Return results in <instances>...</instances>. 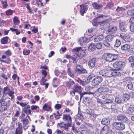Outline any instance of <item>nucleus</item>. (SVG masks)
I'll return each instance as SVG.
<instances>
[{"label":"nucleus","instance_id":"obj_1","mask_svg":"<svg viewBox=\"0 0 134 134\" xmlns=\"http://www.w3.org/2000/svg\"><path fill=\"white\" fill-rule=\"evenodd\" d=\"M10 100V98L8 96H6L5 97H2L0 99L1 108L2 111L7 110V107L10 106L11 103Z\"/></svg>","mask_w":134,"mask_h":134},{"label":"nucleus","instance_id":"obj_2","mask_svg":"<svg viewBox=\"0 0 134 134\" xmlns=\"http://www.w3.org/2000/svg\"><path fill=\"white\" fill-rule=\"evenodd\" d=\"M3 96L2 97H5L8 95L10 98V100H12L14 98V92L8 86L4 87L2 90Z\"/></svg>","mask_w":134,"mask_h":134},{"label":"nucleus","instance_id":"obj_3","mask_svg":"<svg viewBox=\"0 0 134 134\" xmlns=\"http://www.w3.org/2000/svg\"><path fill=\"white\" fill-rule=\"evenodd\" d=\"M72 51L74 53H77V55L78 57V59H79L82 58L86 54V50L82 49L81 47L74 48L72 50Z\"/></svg>","mask_w":134,"mask_h":134},{"label":"nucleus","instance_id":"obj_4","mask_svg":"<svg viewBox=\"0 0 134 134\" xmlns=\"http://www.w3.org/2000/svg\"><path fill=\"white\" fill-rule=\"evenodd\" d=\"M125 65V63L122 61L118 60L113 63V66L115 69L118 70H122Z\"/></svg>","mask_w":134,"mask_h":134},{"label":"nucleus","instance_id":"obj_5","mask_svg":"<svg viewBox=\"0 0 134 134\" xmlns=\"http://www.w3.org/2000/svg\"><path fill=\"white\" fill-rule=\"evenodd\" d=\"M97 91L101 94H105L109 92L111 93L110 91L109 90L108 86L106 85L103 86L98 88L97 90Z\"/></svg>","mask_w":134,"mask_h":134},{"label":"nucleus","instance_id":"obj_6","mask_svg":"<svg viewBox=\"0 0 134 134\" xmlns=\"http://www.w3.org/2000/svg\"><path fill=\"white\" fill-rule=\"evenodd\" d=\"M0 62L7 64H10L11 62V60L9 57L6 56L4 54H3L0 57Z\"/></svg>","mask_w":134,"mask_h":134},{"label":"nucleus","instance_id":"obj_7","mask_svg":"<svg viewBox=\"0 0 134 134\" xmlns=\"http://www.w3.org/2000/svg\"><path fill=\"white\" fill-rule=\"evenodd\" d=\"M62 118L64 121L67 122L69 126H71L72 124V118L69 114H64Z\"/></svg>","mask_w":134,"mask_h":134},{"label":"nucleus","instance_id":"obj_8","mask_svg":"<svg viewBox=\"0 0 134 134\" xmlns=\"http://www.w3.org/2000/svg\"><path fill=\"white\" fill-rule=\"evenodd\" d=\"M113 126L116 129L120 130H123L125 128L124 124L119 122H114L113 124Z\"/></svg>","mask_w":134,"mask_h":134},{"label":"nucleus","instance_id":"obj_9","mask_svg":"<svg viewBox=\"0 0 134 134\" xmlns=\"http://www.w3.org/2000/svg\"><path fill=\"white\" fill-rule=\"evenodd\" d=\"M80 10L79 12L81 15L83 16L84 14L86 13V12L88 10V6L87 5L85 4H82L80 5Z\"/></svg>","mask_w":134,"mask_h":134},{"label":"nucleus","instance_id":"obj_10","mask_svg":"<svg viewBox=\"0 0 134 134\" xmlns=\"http://www.w3.org/2000/svg\"><path fill=\"white\" fill-rule=\"evenodd\" d=\"M26 106L25 107H24L23 110L24 112L27 115L26 117L30 119V117L28 115H31L32 113V112L31 109H30V105L29 104H27Z\"/></svg>","mask_w":134,"mask_h":134},{"label":"nucleus","instance_id":"obj_11","mask_svg":"<svg viewBox=\"0 0 134 134\" xmlns=\"http://www.w3.org/2000/svg\"><path fill=\"white\" fill-rule=\"evenodd\" d=\"M102 80L103 79L102 77L97 76L93 80L92 82V85L94 86L97 85L101 82Z\"/></svg>","mask_w":134,"mask_h":134},{"label":"nucleus","instance_id":"obj_12","mask_svg":"<svg viewBox=\"0 0 134 134\" xmlns=\"http://www.w3.org/2000/svg\"><path fill=\"white\" fill-rule=\"evenodd\" d=\"M23 133V126L21 123L18 122V127L15 131V134H22Z\"/></svg>","mask_w":134,"mask_h":134},{"label":"nucleus","instance_id":"obj_13","mask_svg":"<svg viewBox=\"0 0 134 134\" xmlns=\"http://www.w3.org/2000/svg\"><path fill=\"white\" fill-rule=\"evenodd\" d=\"M26 118H22L21 121L22 122L23 124V127L24 130L27 129L29 127L28 124L29 123V121L28 119Z\"/></svg>","mask_w":134,"mask_h":134},{"label":"nucleus","instance_id":"obj_14","mask_svg":"<svg viewBox=\"0 0 134 134\" xmlns=\"http://www.w3.org/2000/svg\"><path fill=\"white\" fill-rule=\"evenodd\" d=\"M121 37L126 42H129L131 41V39L129 36L126 33H123L120 34Z\"/></svg>","mask_w":134,"mask_h":134},{"label":"nucleus","instance_id":"obj_15","mask_svg":"<svg viewBox=\"0 0 134 134\" xmlns=\"http://www.w3.org/2000/svg\"><path fill=\"white\" fill-rule=\"evenodd\" d=\"M75 71L81 73H84L87 72L86 70L82 68V66L79 65L76 66Z\"/></svg>","mask_w":134,"mask_h":134},{"label":"nucleus","instance_id":"obj_16","mask_svg":"<svg viewBox=\"0 0 134 134\" xmlns=\"http://www.w3.org/2000/svg\"><path fill=\"white\" fill-rule=\"evenodd\" d=\"M96 61V58H94L91 59L88 62V65L90 69H92L95 66Z\"/></svg>","mask_w":134,"mask_h":134},{"label":"nucleus","instance_id":"obj_17","mask_svg":"<svg viewBox=\"0 0 134 134\" xmlns=\"http://www.w3.org/2000/svg\"><path fill=\"white\" fill-rule=\"evenodd\" d=\"M117 119L119 121L124 123H125L127 120L126 116L122 114L118 115L117 116Z\"/></svg>","mask_w":134,"mask_h":134},{"label":"nucleus","instance_id":"obj_18","mask_svg":"<svg viewBox=\"0 0 134 134\" xmlns=\"http://www.w3.org/2000/svg\"><path fill=\"white\" fill-rule=\"evenodd\" d=\"M10 30H11L12 32H15V34L16 35H19L20 33V31L18 29L12 27H10V30L4 31V34L5 35H8Z\"/></svg>","mask_w":134,"mask_h":134},{"label":"nucleus","instance_id":"obj_19","mask_svg":"<svg viewBox=\"0 0 134 134\" xmlns=\"http://www.w3.org/2000/svg\"><path fill=\"white\" fill-rule=\"evenodd\" d=\"M93 8L95 10L100 9L103 7L101 4L98 3L96 2H94L92 3Z\"/></svg>","mask_w":134,"mask_h":134},{"label":"nucleus","instance_id":"obj_20","mask_svg":"<svg viewBox=\"0 0 134 134\" xmlns=\"http://www.w3.org/2000/svg\"><path fill=\"white\" fill-rule=\"evenodd\" d=\"M110 71L107 69H103L100 71V74L102 76L109 77L110 74Z\"/></svg>","mask_w":134,"mask_h":134},{"label":"nucleus","instance_id":"obj_21","mask_svg":"<svg viewBox=\"0 0 134 134\" xmlns=\"http://www.w3.org/2000/svg\"><path fill=\"white\" fill-rule=\"evenodd\" d=\"M110 127L107 126H104L101 130L100 133L101 134H107L109 132Z\"/></svg>","mask_w":134,"mask_h":134},{"label":"nucleus","instance_id":"obj_22","mask_svg":"<svg viewBox=\"0 0 134 134\" xmlns=\"http://www.w3.org/2000/svg\"><path fill=\"white\" fill-rule=\"evenodd\" d=\"M118 70L116 69L113 70L110 72L111 75L114 77H119L121 75V72L119 71Z\"/></svg>","mask_w":134,"mask_h":134},{"label":"nucleus","instance_id":"obj_23","mask_svg":"<svg viewBox=\"0 0 134 134\" xmlns=\"http://www.w3.org/2000/svg\"><path fill=\"white\" fill-rule=\"evenodd\" d=\"M58 125L61 128H62L63 130L67 131L68 130L69 125L67 123L66 124H65L64 122H61L58 123Z\"/></svg>","mask_w":134,"mask_h":134},{"label":"nucleus","instance_id":"obj_24","mask_svg":"<svg viewBox=\"0 0 134 134\" xmlns=\"http://www.w3.org/2000/svg\"><path fill=\"white\" fill-rule=\"evenodd\" d=\"M73 90H75L76 92H77L79 93H80L82 92V88L80 86L77 85H74Z\"/></svg>","mask_w":134,"mask_h":134},{"label":"nucleus","instance_id":"obj_25","mask_svg":"<svg viewBox=\"0 0 134 134\" xmlns=\"http://www.w3.org/2000/svg\"><path fill=\"white\" fill-rule=\"evenodd\" d=\"M89 42L88 38L86 37H81L79 39V43L80 45H82L84 43H87Z\"/></svg>","mask_w":134,"mask_h":134},{"label":"nucleus","instance_id":"obj_26","mask_svg":"<svg viewBox=\"0 0 134 134\" xmlns=\"http://www.w3.org/2000/svg\"><path fill=\"white\" fill-rule=\"evenodd\" d=\"M51 108V106L47 103H45L42 107V109L44 111H49Z\"/></svg>","mask_w":134,"mask_h":134},{"label":"nucleus","instance_id":"obj_27","mask_svg":"<svg viewBox=\"0 0 134 134\" xmlns=\"http://www.w3.org/2000/svg\"><path fill=\"white\" fill-rule=\"evenodd\" d=\"M114 37V35L112 34H108L105 37V40L111 42L113 40Z\"/></svg>","mask_w":134,"mask_h":134},{"label":"nucleus","instance_id":"obj_28","mask_svg":"<svg viewBox=\"0 0 134 134\" xmlns=\"http://www.w3.org/2000/svg\"><path fill=\"white\" fill-rule=\"evenodd\" d=\"M67 72L68 74L70 77L74 78L75 76V71L72 70L70 68H69L67 70Z\"/></svg>","mask_w":134,"mask_h":134},{"label":"nucleus","instance_id":"obj_29","mask_svg":"<svg viewBox=\"0 0 134 134\" xmlns=\"http://www.w3.org/2000/svg\"><path fill=\"white\" fill-rule=\"evenodd\" d=\"M112 54L110 53H107L105 55V58L106 60L108 61L111 62L112 60Z\"/></svg>","mask_w":134,"mask_h":134},{"label":"nucleus","instance_id":"obj_30","mask_svg":"<svg viewBox=\"0 0 134 134\" xmlns=\"http://www.w3.org/2000/svg\"><path fill=\"white\" fill-rule=\"evenodd\" d=\"M31 110L34 112L38 113L40 110L39 107L36 105H32L31 106Z\"/></svg>","mask_w":134,"mask_h":134},{"label":"nucleus","instance_id":"obj_31","mask_svg":"<svg viewBox=\"0 0 134 134\" xmlns=\"http://www.w3.org/2000/svg\"><path fill=\"white\" fill-rule=\"evenodd\" d=\"M8 37L5 36L1 38V43L2 44H6L8 43Z\"/></svg>","mask_w":134,"mask_h":134},{"label":"nucleus","instance_id":"obj_32","mask_svg":"<svg viewBox=\"0 0 134 134\" xmlns=\"http://www.w3.org/2000/svg\"><path fill=\"white\" fill-rule=\"evenodd\" d=\"M13 24L15 25H17L19 24L20 23V21L19 20V18L16 16H14L13 19Z\"/></svg>","mask_w":134,"mask_h":134},{"label":"nucleus","instance_id":"obj_33","mask_svg":"<svg viewBox=\"0 0 134 134\" xmlns=\"http://www.w3.org/2000/svg\"><path fill=\"white\" fill-rule=\"evenodd\" d=\"M110 122V121L108 119L105 118L102 119L101 123L103 125H108L109 124Z\"/></svg>","mask_w":134,"mask_h":134},{"label":"nucleus","instance_id":"obj_34","mask_svg":"<svg viewBox=\"0 0 134 134\" xmlns=\"http://www.w3.org/2000/svg\"><path fill=\"white\" fill-rule=\"evenodd\" d=\"M130 48V45L127 44H125L121 47V49L122 50H128Z\"/></svg>","mask_w":134,"mask_h":134},{"label":"nucleus","instance_id":"obj_35","mask_svg":"<svg viewBox=\"0 0 134 134\" xmlns=\"http://www.w3.org/2000/svg\"><path fill=\"white\" fill-rule=\"evenodd\" d=\"M54 117L55 120H57L60 118L61 114L59 113V111H58L56 113H53L52 114Z\"/></svg>","mask_w":134,"mask_h":134},{"label":"nucleus","instance_id":"obj_36","mask_svg":"<svg viewBox=\"0 0 134 134\" xmlns=\"http://www.w3.org/2000/svg\"><path fill=\"white\" fill-rule=\"evenodd\" d=\"M130 95L127 93H125L123 94L122 98L124 101L125 102L127 101L130 99Z\"/></svg>","mask_w":134,"mask_h":134},{"label":"nucleus","instance_id":"obj_37","mask_svg":"<svg viewBox=\"0 0 134 134\" xmlns=\"http://www.w3.org/2000/svg\"><path fill=\"white\" fill-rule=\"evenodd\" d=\"M14 10H12L11 9H9L6 10L5 12V14L7 16L12 15L15 12Z\"/></svg>","mask_w":134,"mask_h":134},{"label":"nucleus","instance_id":"obj_38","mask_svg":"<svg viewBox=\"0 0 134 134\" xmlns=\"http://www.w3.org/2000/svg\"><path fill=\"white\" fill-rule=\"evenodd\" d=\"M117 28L116 26H113L109 28L108 30V32H110L111 34L115 33L117 31Z\"/></svg>","mask_w":134,"mask_h":134},{"label":"nucleus","instance_id":"obj_39","mask_svg":"<svg viewBox=\"0 0 134 134\" xmlns=\"http://www.w3.org/2000/svg\"><path fill=\"white\" fill-rule=\"evenodd\" d=\"M99 24H100L101 26L103 27V28H106L107 26L109 25V23L106 21H102L101 22H99Z\"/></svg>","mask_w":134,"mask_h":134},{"label":"nucleus","instance_id":"obj_40","mask_svg":"<svg viewBox=\"0 0 134 134\" xmlns=\"http://www.w3.org/2000/svg\"><path fill=\"white\" fill-rule=\"evenodd\" d=\"M15 108L16 109L15 110H16V112L14 116H15L18 117L20 115L21 112V109L20 108L18 107H15Z\"/></svg>","mask_w":134,"mask_h":134},{"label":"nucleus","instance_id":"obj_41","mask_svg":"<svg viewBox=\"0 0 134 134\" xmlns=\"http://www.w3.org/2000/svg\"><path fill=\"white\" fill-rule=\"evenodd\" d=\"M95 46L94 44L91 43L89 46L88 48V50L91 52L94 51L95 49Z\"/></svg>","mask_w":134,"mask_h":134},{"label":"nucleus","instance_id":"obj_42","mask_svg":"<svg viewBox=\"0 0 134 134\" xmlns=\"http://www.w3.org/2000/svg\"><path fill=\"white\" fill-rule=\"evenodd\" d=\"M104 38V37L102 35H100L98 36H97L94 39V41L95 42L99 41L102 40Z\"/></svg>","mask_w":134,"mask_h":134},{"label":"nucleus","instance_id":"obj_43","mask_svg":"<svg viewBox=\"0 0 134 134\" xmlns=\"http://www.w3.org/2000/svg\"><path fill=\"white\" fill-rule=\"evenodd\" d=\"M4 52L5 53L4 55L8 57H9L12 55V52L10 49L7 50Z\"/></svg>","mask_w":134,"mask_h":134},{"label":"nucleus","instance_id":"obj_44","mask_svg":"<svg viewBox=\"0 0 134 134\" xmlns=\"http://www.w3.org/2000/svg\"><path fill=\"white\" fill-rule=\"evenodd\" d=\"M95 75L94 74H91L87 77L86 82L87 83H89L91 80H92V79L94 77Z\"/></svg>","mask_w":134,"mask_h":134},{"label":"nucleus","instance_id":"obj_45","mask_svg":"<svg viewBox=\"0 0 134 134\" xmlns=\"http://www.w3.org/2000/svg\"><path fill=\"white\" fill-rule=\"evenodd\" d=\"M66 86L69 88H70L72 85L75 84V82L73 81H66L65 83Z\"/></svg>","mask_w":134,"mask_h":134},{"label":"nucleus","instance_id":"obj_46","mask_svg":"<svg viewBox=\"0 0 134 134\" xmlns=\"http://www.w3.org/2000/svg\"><path fill=\"white\" fill-rule=\"evenodd\" d=\"M129 60L130 62H133L131 64V66L134 67V55H132L129 57Z\"/></svg>","mask_w":134,"mask_h":134},{"label":"nucleus","instance_id":"obj_47","mask_svg":"<svg viewBox=\"0 0 134 134\" xmlns=\"http://www.w3.org/2000/svg\"><path fill=\"white\" fill-rule=\"evenodd\" d=\"M115 102L117 103L120 104L121 102V97L119 95L116 96L115 97Z\"/></svg>","mask_w":134,"mask_h":134},{"label":"nucleus","instance_id":"obj_48","mask_svg":"<svg viewBox=\"0 0 134 134\" xmlns=\"http://www.w3.org/2000/svg\"><path fill=\"white\" fill-rule=\"evenodd\" d=\"M26 8L28 11V13L30 14L34 13V12L33 10H32L31 9V7L29 4H26Z\"/></svg>","mask_w":134,"mask_h":134},{"label":"nucleus","instance_id":"obj_49","mask_svg":"<svg viewBox=\"0 0 134 134\" xmlns=\"http://www.w3.org/2000/svg\"><path fill=\"white\" fill-rule=\"evenodd\" d=\"M1 3L2 5L3 8L6 9L7 8L8 5L7 1L6 0L4 1H2L1 2Z\"/></svg>","mask_w":134,"mask_h":134},{"label":"nucleus","instance_id":"obj_50","mask_svg":"<svg viewBox=\"0 0 134 134\" xmlns=\"http://www.w3.org/2000/svg\"><path fill=\"white\" fill-rule=\"evenodd\" d=\"M121 43L120 40L119 39H117L116 40L114 46L116 47H118L120 45Z\"/></svg>","mask_w":134,"mask_h":134},{"label":"nucleus","instance_id":"obj_51","mask_svg":"<svg viewBox=\"0 0 134 134\" xmlns=\"http://www.w3.org/2000/svg\"><path fill=\"white\" fill-rule=\"evenodd\" d=\"M127 86L128 88L130 90H132L133 89V84L131 81H130L128 82L127 84Z\"/></svg>","mask_w":134,"mask_h":134},{"label":"nucleus","instance_id":"obj_52","mask_svg":"<svg viewBox=\"0 0 134 134\" xmlns=\"http://www.w3.org/2000/svg\"><path fill=\"white\" fill-rule=\"evenodd\" d=\"M55 119L53 114L51 115L50 116L49 121L51 122L53 124H54L55 122Z\"/></svg>","mask_w":134,"mask_h":134},{"label":"nucleus","instance_id":"obj_53","mask_svg":"<svg viewBox=\"0 0 134 134\" xmlns=\"http://www.w3.org/2000/svg\"><path fill=\"white\" fill-rule=\"evenodd\" d=\"M77 81L78 83L80 84V85L83 86L86 85L87 83L86 82L83 81H82L79 78H78V80H77Z\"/></svg>","mask_w":134,"mask_h":134},{"label":"nucleus","instance_id":"obj_54","mask_svg":"<svg viewBox=\"0 0 134 134\" xmlns=\"http://www.w3.org/2000/svg\"><path fill=\"white\" fill-rule=\"evenodd\" d=\"M95 47L98 49H100L102 48V46L101 43L99 42L96 44Z\"/></svg>","mask_w":134,"mask_h":134},{"label":"nucleus","instance_id":"obj_55","mask_svg":"<svg viewBox=\"0 0 134 134\" xmlns=\"http://www.w3.org/2000/svg\"><path fill=\"white\" fill-rule=\"evenodd\" d=\"M30 52V50L24 49L23 51V54L24 55H28L29 54Z\"/></svg>","mask_w":134,"mask_h":134},{"label":"nucleus","instance_id":"obj_56","mask_svg":"<svg viewBox=\"0 0 134 134\" xmlns=\"http://www.w3.org/2000/svg\"><path fill=\"white\" fill-rule=\"evenodd\" d=\"M104 104H111L113 102V100L111 99H107Z\"/></svg>","mask_w":134,"mask_h":134},{"label":"nucleus","instance_id":"obj_57","mask_svg":"<svg viewBox=\"0 0 134 134\" xmlns=\"http://www.w3.org/2000/svg\"><path fill=\"white\" fill-rule=\"evenodd\" d=\"M44 78L42 77L40 81V85H44L46 82L47 81V79H44Z\"/></svg>","mask_w":134,"mask_h":134},{"label":"nucleus","instance_id":"obj_58","mask_svg":"<svg viewBox=\"0 0 134 134\" xmlns=\"http://www.w3.org/2000/svg\"><path fill=\"white\" fill-rule=\"evenodd\" d=\"M77 59H78V57L77 55L76 56H75V55H74L73 56H71V59L73 60V63L74 62L76 63L77 62V61H76V60Z\"/></svg>","mask_w":134,"mask_h":134},{"label":"nucleus","instance_id":"obj_59","mask_svg":"<svg viewBox=\"0 0 134 134\" xmlns=\"http://www.w3.org/2000/svg\"><path fill=\"white\" fill-rule=\"evenodd\" d=\"M134 111V106H130V107L128 109V112L129 113H131Z\"/></svg>","mask_w":134,"mask_h":134},{"label":"nucleus","instance_id":"obj_60","mask_svg":"<svg viewBox=\"0 0 134 134\" xmlns=\"http://www.w3.org/2000/svg\"><path fill=\"white\" fill-rule=\"evenodd\" d=\"M104 94L102 96V98L103 99L108 98L111 95V94L108 93H107Z\"/></svg>","mask_w":134,"mask_h":134},{"label":"nucleus","instance_id":"obj_61","mask_svg":"<svg viewBox=\"0 0 134 134\" xmlns=\"http://www.w3.org/2000/svg\"><path fill=\"white\" fill-rule=\"evenodd\" d=\"M62 106V104H56L55 106V108L56 110H59L61 108Z\"/></svg>","mask_w":134,"mask_h":134},{"label":"nucleus","instance_id":"obj_62","mask_svg":"<svg viewBox=\"0 0 134 134\" xmlns=\"http://www.w3.org/2000/svg\"><path fill=\"white\" fill-rule=\"evenodd\" d=\"M72 130L73 132L75 133H77L79 131L76 127H75L73 125L72 126Z\"/></svg>","mask_w":134,"mask_h":134},{"label":"nucleus","instance_id":"obj_63","mask_svg":"<svg viewBox=\"0 0 134 134\" xmlns=\"http://www.w3.org/2000/svg\"><path fill=\"white\" fill-rule=\"evenodd\" d=\"M118 54H112V61L116 60V59H118Z\"/></svg>","mask_w":134,"mask_h":134},{"label":"nucleus","instance_id":"obj_64","mask_svg":"<svg viewBox=\"0 0 134 134\" xmlns=\"http://www.w3.org/2000/svg\"><path fill=\"white\" fill-rule=\"evenodd\" d=\"M127 13L129 15L133 16L134 15V9L129 10L127 12Z\"/></svg>","mask_w":134,"mask_h":134}]
</instances>
